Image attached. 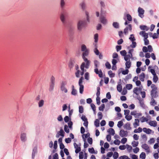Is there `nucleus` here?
<instances>
[{"instance_id":"nucleus-1","label":"nucleus","mask_w":159,"mask_h":159,"mask_svg":"<svg viewBox=\"0 0 159 159\" xmlns=\"http://www.w3.org/2000/svg\"><path fill=\"white\" fill-rule=\"evenodd\" d=\"M89 54V50H86L83 52L82 55V57L84 62H83L80 66V68L82 70H84V68L85 67L86 69L89 68L90 61L88 60L86 57L88 56Z\"/></svg>"},{"instance_id":"nucleus-2","label":"nucleus","mask_w":159,"mask_h":159,"mask_svg":"<svg viewBox=\"0 0 159 159\" xmlns=\"http://www.w3.org/2000/svg\"><path fill=\"white\" fill-rule=\"evenodd\" d=\"M87 25V23L85 20H80L77 23V26L78 30L80 32L85 28Z\"/></svg>"},{"instance_id":"nucleus-3","label":"nucleus","mask_w":159,"mask_h":159,"mask_svg":"<svg viewBox=\"0 0 159 159\" xmlns=\"http://www.w3.org/2000/svg\"><path fill=\"white\" fill-rule=\"evenodd\" d=\"M68 15V13L66 11H64L61 12L60 16V19L62 24L64 26H65L66 24V18Z\"/></svg>"},{"instance_id":"nucleus-4","label":"nucleus","mask_w":159,"mask_h":159,"mask_svg":"<svg viewBox=\"0 0 159 159\" xmlns=\"http://www.w3.org/2000/svg\"><path fill=\"white\" fill-rule=\"evenodd\" d=\"M138 12L139 16L141 18H143L144 16V10L141 7H139L138 8Z\"/></svg>"},{"instance_id":"nucleus-5","label":"nucleus","mask_w":159,"mask_h":159,"mask_svg":"<svg viewBox=\"0 0 159 159\" xmlns=\"http://www.w3.org/2000/svg\"><path fill=\"white\" fill-rule=\"evenodd\" d=\"M130 114L131 115L134 116L136 118H139L142 116V114L140 112H137L136 111H134L131 112Z\"/></svg>"},{"instance_id":"nucleus-6","label":"nucleus","mask_w":159,"mask_h":159,"mask_svg":"<svg viewBox=\"0 0 159 159\" xmlns=\"http://www.w3.org/2000/svg\"><path fill=\"white\" fill-rule=\"evenodd\" d=\"M66 0H60L59 2V5L61 9L64 10V8L66 6Z\"/></svg>"},{"instance_id":"nucleus-7","label":"nucleus","mask_w":159,"mask_h":159,"mask_svg":"<svg viewBox=\"0 0 159 159\" xmlns=\"http://www.w3.org/2000/svg\"><path fill=\"white\" fill-rule=\"evenodd\" d=\"M150 94L152 98H156L158 97L157 90L152 89Z\"/></svg>"},{"instance_id":"nucleus-8","label":"nucleus","mask_w":159,"mask_h":159,"mask_svg":"<svg viewBox=\"0 0 159 159\" xmlns=\"http://www.w3.org/2000/svg\"><path fill=\"white\" fill-rule=\"evenodd\" d=\"M128 135V133L127 131H125L123 129H121L120 131V135L122 137H127Z\"/></svg>"},{"instance_id":"nucleus-9","label":"nucleus","mask_w":159,"mask_h":159,"mask_svg":"<svg viewBox=\"0 0 159 159\" xmlns=\"http://www.w3.org/2000/svg\"><path fill=\"white\" fill-rule=\"evenodd\" d=\"M99 20L104 25H106L107 23V20L104 16H101Z\"/></svg>"},{"instance_id":"nucleus-10","label":"nucleus","mask_w":159,"mask_h":159,"mask_svg":"<svg viewBox=\"0 0 159 159\" xmlns=\"http://www.w3.org/2000/svg\"><path fill=\"white\" fill-rule=\"evenodd\" d=\"M75 62L74 60H71L69 62L68 66L70 70H71L74 66H75Z\"/></svg>"},{"instance_id":"nucleus-11","label":"nucleus","mask_w":159,"mask_h":159,"mask_svg":"<svg viewBox=\"0 0 159 159\" xmlns=\"http://www.w3.org/2000/svg\"><path fill=\"white\" fill-rule=\"evenodd\" d=\"M20 138L21 140L25 142L27 140L26 134L25 133H21L20 134Z\"/></svg>"},{"instance_id":"nucleus-12","label":"nucleus","mask_w":159,"mask_h":159,"mask_svg":"<svg viewBox=\"0 0 159 159\" xmlns=\"http://www.w3.org/2000/svg\"><path fill=\"white\" fill-rule=\"evenodd\" d=\"M83 80H79V85L80 86V93H82L84 91V86L82 84Z\"/></svg>"},{"instance_id":"nucleus-13","label":"nucleus","mask_w":159,"mask_h":159,"mask_svg":"<svg viewBox=\"0 0 159 159\" xmlns=\"http://www.w3.org/2000/svg\"><path fill=\"white\" fill-rule=\"evenodd\" d=\"M94 72L96 74L98 75L100 77L102 78V73L101 70H99L97 68H95L94 69Z\"/></svg>"},{"instance_id":"nucleus-14","label":"nucleus","mask_w":159,"mask_h":159,"mask_svg":"<svg viewBox=\"0 0 159 159\" xmlns=\"http://www.w3.org/2000/svg\"><path fill=\"white\" fill-rule=\"evenodd\" d=\"M142 148L144 149L146 152L149 153L150 152V149L148 145L146 143H144L142 145Z\"/></svg>"},{"instance_id":"nucleus-15","label":"nucleus","mask_w":159,"mask_h":159,"mask_svg":"<svg viewBox=\"0 0 159 159\" xmlns=\"http://www.w3.org/2000/svg\"><path fill=\"white\" fill-rule=\"evenodd\" d=\"M139 34L144 38V39H147L148 38V34L145 31H141L139 32Z\"/></svg>"},{"instance_id":"nucleus-16","label":"nucleus","mask_w":159,"mask_h":159,"mask_svg":"<svg viewBox=\"0 0 159 159\" xmlns=\"http://www.w3.org/2000/svg\"><path fill=\"white\" fill-rule=\"evenodd\" d=\"M133 125L135 128L139 125V120L138 119H135L134 122L133 123Z\"/></svg>"},{"instance_id":"nucleus-17","label":"nucleus","mask_w":159,"mask_h":159,"mask_svg":"<svg viewBox=\"0 0 159 159\" xmlns=\"http://www.w3.org/2000/svg\"><path fill=\"white\" fill-rule=\"evenodd\" d=\"M149 124L151 126H152L155 127L157 125V122L154 121H150L149 122Z\"/></svg>"},{"instance_id":"nucleus-18","label":"nucleus","mask_w":159,"mask_h":159,"mask_svg":"<svg viewBox=\"0 0 159 159\" xmlns=\"http://www.w3.org/2000/svg\"><path fill=\"white\" fill-rule=\"evenodd\" d=\"M143 131L146 133L149 134H151L152 130L150 129H147L146 128H144L143 129Z\"/></svg>"},{"instance_id":"nucleus-19","label":"nucleus","mask_w":159,"mask_h":159,"mask_svg":"<svg viewBox=\"0 0 159 159\" xmlns=\"http://www.w3.org/2000/svg\"><path fill=\"white\" fill-rule=\"evenodd\" d=\"M107 132L110 134L112 135H114L115 134V130L112 128H109L107 130Z\"/></svg>"},{"instance_id":"nucleus-20","label":"nucleus","mask_w":159,"mask_h":159,"mask_svg":"<svg viewBox=\"0 0 159 159\" xmlns=\"http://www.w3.org/2000/svg\"><path fill=\"white\" fill-rule=\"evenodd\" d=\"M54 80H52L51 82V83L50 85V88H49V91H52L54 87Z\"/></svg>"},{"instance_id":"nucleus-21","label":"nucleus","mask_w":159,"mask_h":159,"mask_svg":"<svg viewBox=\"0 0 159 159\" xmlns=\"http://www.w3.org/2000/svg\"><path fill=\"white\" fill-rule=\"evenodd\" d=\"M125 65L126 68H129L131 66V62L130 60H129L128 61H127L125 63Z\"/></svg>"},{"instance_id":"nucleus-22","label":"nucleus","mask_w":159,"mask_h":159,"mask_svg":"<svg viewBox=\"0 0 159 159\" xmlns=\"http://www.w3.org/2000/svg\"><path fill=\"white\" fill-rule=\"evenodd\" d=\"M124 128L128 130L131 129V127H130V123H126L124 125Z\"/></svg>"},{"instance_id":"nucleus-23","label":"nucleus","mask_w":159,"mask_h":159,"mask_svg":"<svg viewBox=\"0 0 159 159\" xmlns=\"http://www.w3.org/2000/svg\"><path fill=\"white\" fill-rule=\"evenodd\" d=\"M154 98H151V101L150 102V104L152 106H154L157 104V103L154 99Z\"/></svg>"},{"instance_id":"nucleus-24","label":"nucleus","mask_w":159,"mask_h":159,"mask_svg":"<svg viewBox=\"0 0 159 159\" xmlns=\"http://www.w3.org/2000/svg\"><path fill=\"white\" fill-rule=\"evenodd\" d=\"M140 28L142 30H146L147 31L148 30V28L147 26L144 25H141L140 26Z\"/></svg>"},{"instance_id":"nucleus-25","label":"nucleus","mask_w":159,"mask_h":159,"mask_svg":"<svg viewBox=\"0 0 159 159\" xmlns=\"http://www.w3.org/2000/svg\"><path fill=\"white\" fill-rule=\"evenodd\" d=\"M112 25L114 28L116 29H118L119 27V24L117 22H113L112 23Z\"/></svg>"},{"instance_id":"nucleus-26","label":"nucleus","mask_w":159,"mask_h":159,"mask_svg":"<svg viewBox=\"0 0 159 159\" xmlns=\"http://www.w3.org/2000/svg\"><path fill=\"white\" fill-rule=\"evenodd\" d=\"M89 50L86 48V46L84 44H82L81 46V50L83 52L85 51L86 50Z\"/></svg>"},{"instance_id":"nucleus-27","label":"nucleus","mask_w":159,"mask_h":159,"mask_svg":"<svg viewBox=\"0 0 159 159\" xmlns=\"http://www.w3.org/2000/svg\"><path fill=\"white\" fill-rule=\"evenodd\" d=\"M141 90V89L140 88H135L133 90V92L134 93H135L136 95H138V93L137 92L138 90Z\"/></svg>"},{"instance_id":"nucleus-28","label":"nucleus","mask_w":159,"mask_h":159,"mask_svg":"<svg viewBox=\"0 0 159 159\" xmlns=\"http://www.w3.org/2000/svg\"><path fill=\"white\" fill-rule=\"evenodd\" d=\"M82 9L84 10L85 9L86 4L84 2H83L80 4Z\"/></svg>"},{"instance_id":"nucleus-29","label":"nucleus","mask_w":159,"mask_h":159,"mask_svg":"<svg viewBox=\"0 0 159 159\" xmlns=\"http://www.w3.org/2000/svg\"><path fill=\"white\" fill-rule=\"evenodd\" d=\"M139 144V142L138 141H133L132 143V145L134 147H136Z\"/></svg>"},{"instance_id":"nucleus-30","label":"nucleus","mask_w":159,"mask_h":159,"mask_svg":"<svg viewBox=\"0 0 159 159\" xmlns=\"http://www.w3.org/2000/svg\"><path fill=\"white\" fill-rule=\"evenodd\" d=\"M99 120L98 119H96L94 121V125L95 126L98 127L99 126Z\"/></svg>"},{"instance_id":"nucleus-31","label":"nucleus","mask_w":159,"mask_h":159,"mask_svg":"<svg viewBox=\"0 0 159 159\" xmlns=\"http://www.w3.org/2000/svg\"><path fill=\"white\" fill-rule=\"evenodd\" d=\"M61 90L64 91L65 93H66L67 92V89L65 88L63 84H62L61 85Z\"/></svg>"},{"instance_id":"nucleus-32","label":"nucleus","mask_w":159,"mask_h":159,"mask_svg":"<svg viewBox=\"0 0 159 159\" xmlns=\"http://www.w3.org/2000/svg\"><path fill=\"white\" fill-rule=\"evenodd\" d=\"M123 125V122L122 120H120L118 122L117 125L118 128H120Z\"/></svg>"},{"instance_id":"nucleus-33","label":"nucleus","mask_w":159,"mask_h":159,"mask_svg":"<svg viewBox=\"0 0 159 159\" xmlns=\"http://www.w3.org/2000/svg\"><path fill=\"white\" fill-rule=\"evenodd\" d=\"M140 157L142 159H145L146 158V154L144 152H142L140 155Z\"/></svg>"},{"instance_id":"nucleus-34","label":"nucleus","mask_w":159,"mask_h":159,"mask_svg":"<svg viewBox=\"0 0 159 159\" xmlns=\"http://www.w3.org/2000/svg\"><path fill=\"white\" fill-rule=\"evenodd\" d=\"M72 90L71 92V94H72L73 95H75L77 94L76 90H75V89H74V86L73 85H72Z\"/></svg>"},{"instance_id":"nucleus-35","label":"nucleus","mask_w":159,"mask_h":159,"mask_svg":"<svg viewBox=\"0 0 159 159\" xmlns=\"http://www.w3.org/2000/svg\"><path fill=\"white\" fill-rule=\"evenodd\" d=\"M108 74L109 75L110 77L111 78L114 77L115 75V74L114 73H112V72L111 70L109 71L108 72Z\"/></svg>"},{"instance_id":"nucleus-36","label":"nucleus","mask_w":159,"mask_h":159,"mask_svg":"<svg viewBox=\"0 0 159 159\" xmlns=\"http://www.w3.org/2000/svg\"><path fill=\"white\" fill-rule=\"evenodd\" d=\"M119 156L118 153L116 152H114V154L113 155V157L114 159H116L118 158Z\"/></svg>"},{"instance_id":"nucleus-37","label":"nucleus","mask_w":159,"mask_h":159,"mask_svg":"<svg viewBox=\"0 0 159 159\" xmlns=\"http://www.w3.org/2000/svg\"><path fill=\"white\" fill-rule=\"evenodd\" d=\"M133 86L132 84H129L126 85V88L128 90H130L132 88Z\"/></svg>"},{"instance_id":"nucleus-38","label":"nucleus","mask_w":159,"mask_h":159,"mask_svg":"<svg viewBox=\"0 0 159 159\" xmlns=\"http://www.w3.org/2000/svg\"><path fill=\"white\" fill-rule=\"evenodd\" d=\"M117 90L119 92H121L122 91V86L121 85V84H118L117 86Z\"/></svg>"},{"instance_id":"nucleus-39","label":"nucleus","mask_w":159,"mask_h":159,"mask_svg":"<svg viewBox=\"0 0 159 159\" xmlns=\"http://www.w3.org/2000/svg\"><path fill=\"white\" fill-rule=\"evenodd\" d=\"M145 75L144 73H142L139 76V80H144Z\"/></svg>"},{"instance_id":"nucleus-40","label":"nucleus","mask_w":159,"mask_h":159,"mask_svg":"<svg viewBox=\"0 0 159 159\" xmlns=\"http://www.w3.org/2000/svg\"><path fill=\"white\" fill-rule=\"evenodd\" d=\"M44 104V101L43 100H41L39 102V107H42Z\"/></svg>"},{"instance_id":"nucleus-41","label":"nucleus","mask_w":159,"mask_h":159,"mask_svg":"<svg viewBox=\"0 0 159 159\" xmlns=\"http://www.w3.org/2000/svg\"><path fill=\"white\" fill-rule=\"evenodd\" d=\"M89 152L91 153H95L96 154V153L95 152L94 149L93 148H89Z\"/></svg>"},{"instance_id":"nucleus-42","label":"nucleus","mask_w":159,"mask_h":159,"mask_svg":"<svg viewBox=\"0 0 159 159\" xmlns=\"http://www.w3.org/2000/svg\"><path fill=\"white\" fill-rule=\"evenodd\" d=\"M120 54L121 55L123 56H125L126 55V52L125 50H124L120 51Z\"/></svg>"},{"instance_id":"nucleus-43","label":"nucleus","mask_w":159,"mask_h":159,"mask_svg":"<svg viewBox=\"0 0 159 159\" xmlns=\"http://www.w3.org/2000/svg\"><path fill=\"white\" fill-rule=\"evenodd\" d=\"M105 108V105L104 104L101 105L99 107V110L100 111H103L104 109Z\"/></svg>"},{"instance_id":"nucleus-44","label":"nucleus","mask_w":159,"mask_h":159,"mask_svg":"<svg viewBox=\"0 0 159 159\" xmlns=\"http://www.w3.org/2000/svg\"><path fill=\"white\" fill-rule=\"evenodd\" d=\"M136 46V43L135 41L132 42V44L130 45V47L132 48H135Z\"/></svg>"},{"instance_id":"nucleus-45","label":"nucleus","mask_w":159,"mask_h":159,"mask_svg":"<svg viewBox=\"0 0 159 159\" xmlns=\"http://www.w3.org/2000/svg\"><path fill=\"white\" fill-rule=\"evenodd\" d=\"M126 148L129 152H130L132 150V147L128 145H126Z\"/></svg>"},{"instance_id":"nucleus-46","label":"nucleus","mask_w":159,"mask_h":159,"mask_svg":"<svg viewBox=\"0 0 159 159\" xmlns=\"http://www.w3.org/2000/svg\"><path fill=\"white\" fill-rule=\"evenodd\" d=\"M90 135V134L89 133H88L87 134H84L82 135V138L83 139H85V138H87L89 137Z\"/></svg>"},{"instance_id":"nucleus-47","label":"nucleus","mask_w":159,"mask_h":159,"mask_svg":"<svg viewBox=\"0 0 159 159\" xmlns=\"http://www.w3.org/2000/svg\"><path fill=\"white\" fill-rule=\"evenodd\" d=\"M74 30V28L72 26H70L69 29V32L70 34H72L73 33Z\"/></svg>"},{"instance_id":"nucleus-48","label":"nucleus","mask_w":159,"mask_h":159,"mask_svg":"<svg viewBox=\"0 0 159 159\" xmlns=\"http://www.w3.org/2000/svg\"><path fill=\"white\" fill-rule=\"evenodd\" d=\"M148 51L151 52L153 51V49L152 46L149 45L148 47Z\"/></svg>"},{"instance_id":"nucleus-49","label":"nucleus","mask_w":159,"mask_h":159,"mask_svg":"<svg viewBox=\"0 0 159 159\" xmlns=\"http://www.w3.org/2000/svg\"><path fill=\"white\" fill-rule=\"evenodd\" d=\"M64 130L66 133H68L69 132V129L66 125H65L64 126Z\"/></svg>"},{"instance_id":"nucleus-50","label":"nucleus","mask_w":159,"mask_h":159,"mask_svg":"<svg viewBox=\"0 0 159 159\" xmlns=\"http://www.w3.org/2000/svg\"><path fill=\"white\" fill-rule=\"evenodd\" d=\"M79 112L80 113H82L84 112V109L82 106H79Z\"/></svg>"},{"instance_id":"nucleus-51","label":"nucleus","mask_w":159,"mask_h":159,"mask_svg":"<svg viewBox=\"0 0 159 159\" xmlns=\"http://www.w3.org/2000/svg\"><path fill=\"white\" fill-rule=\"evenodd\" d=\"M98 34H95L94 35V39H95V42L97 43L98 41Z\"/></svg>"},{"instance_id":"nucleus-52","label":"nucleus","mask_w":159,"mask_h":159,"mask_svg":"<svg viewBox=\"0 0 159 159\" xmlns=\"http://www.w3.org/2000/svg\"><path fill=\"white\" fill-rule=\"evenodd\" d=\"M106 67L108 69H110L111 68V65L110 63L108 62H107L105 63Z\"/></svg>"},{"instance_id":"nucleus-53","label":"nucleus","mask_w":159,"mask_h":159,"mask_svg":"<svg viewBox=\"0 0 159 159\" xmlns=\"http://www.w3.org/2000/svg\"><path fill=\"white\" fill-rule=\"evenodd\" d=\"M98 116L99 120H101L102 118V114L101 112H99L98 113Z\"/></svg>"},{"instance_id":"nucleus-54","label":"nucleus","mask_w":159,"mask_h":159,"mask_svg":"<svg viewBox=\"0 0 159 159\" xmlns=\"http://www.w3.org/2000/svg\"><path fill=\"white\" fill-rule=\"evenodd\" d=\"M132 116L130 115L129 116V115H127L125 116V119L128 121L132 119Z\"/></svg>"},{"instance_id":"nucleus-55","label":"nucleus","mask_w":159,"mask_h":159,"mask_svg":"<svg viewBox=\"0 0 159 159\" xmlns=\"http://www.w3.org/2000/svg\"><path fill=\"white\" fill-rule=\"evenodd\" d=\"M126 17L127 20L129 21H131L132 20V17L129 14H127L126 15Z\"/></svg>"},{"instance_id":"nucleus-56","label":"nucleus","mask_w":159,"mask_h":159,"mask_svg":"<svg viewBox=\"0 0 159 159\" xmlns=\"http://www.w3.org/2000/svg\"><path fill=\"white\" fill-rule=\"evenodd\" d=\"M127 141V139L125 138H123L121 140V142L123 144H125Z\"/></svg>"},{"instance_id":"nucleus-57","label":"nucleus","mask_w":159,"mask_h":159,"mask_svg":"<svg viewBox=\"0 0 159 159\" xmlns=\"http://www.w3.org/2000/svg\"><path fill=\"white\" fill-rule=\"evenodd\" d=\"M94 51L96 55H99V52L98 50V49L97 47L94 49Z\"/></svg>"},{"instance_id":"nucleus-58","label":"nucleus","mask_w":159,"mask_h":159,"mask_svg":"<svg viewBox=\"0 0 159 159\" xmlns=\"http://www.w3.org/2000/svg\"><path fill=\"white\" fill-rule=\"evenodd\" d=\"M91 107L93 111L95 112L96 111V107L94 104L93 103H92L91 104Z\"/></svg>"},{"instance_id":"nucleus-59","label":"nucleus","mask_w":159,"mask_h":159,"mask_svg":"<svg viewBox=\"0 0 159 159\" xmlns=\"http://www.w3.org/2000/svg\"><path fill=\"white\" fill-rule=\"evenodd\" d=\"M129 72V70L128 69H126L125 70H124L122 71V74L125 75L127 74Z\"/></svg>"},{"instance_id":"nucleus-60","label":"nucleus","mask_w":159,"mask_h":159,"mask_svg":"<svg viewBox=\"0 0 159 159\" xmlns=\"http://www.w3.org/2000/svg\"><path fill=\"white\" fill-rule=\"evenodd\" d=\"M59 134L62 136V137H64V132L63 130L62 129H60V130L59 132Z\"/></svg>"},{"instance_id":"nucleus-61","label":"nucleus","mask_w":159,"mask_h":159,"mask_svg":"<svg viewBox=\"0 0 159 159\" xmlns=\"http://www.w3.org/2000/svg\"><path fill=\"white\" fill-rule=\"evenodd\" d=\"M144 41L145 45H147L149 44V41L147 39H144Z\"/></svg>"},{"instance_id":"nucleus-62","label":"nucleus","mask_w":159,"mask_h":159,"mask_svg":"<svg viewBox=\"0 0 159 159\" xmlns=\"http://www.w3.org/2000/svg\"><path fill=\"white\" fill-rule=\"evenodd\" d=\"M118 57V54L116 52L112 54V57L113 59L117 58Z\"/></svg>"},{"instance_id":"nucleus-63","label":"nucleus","mask_w":159,"mask_h":159,"mask_svg":"<svg viewBox=\"0 0 159 159\" xmlns=\"http://www.w3.org/2000/svg\"><path fill=\"white\" fill-rule=\"evenodd\" d=\"M140 94L142 98H144L145 97L146 93L144 91H141Z\"/></svg>"},{"instance_id":"nucleus-64","label":"nucleus","mask_w":159,"mask_h":159,"mask_svg":"<svg viewBox=\"0 0 159 159\" xmlns=\"http://www.w3.org/2000/svg\"><path fill=\"white\" fill-rule=\"evenodd\" d=\"M127 158H128V156L125 155H124L120 157L119 158V159H127Z\"/></svg>"}]
</instances>
